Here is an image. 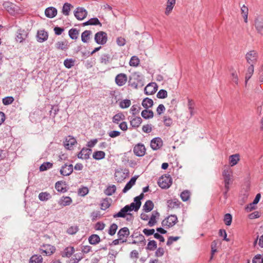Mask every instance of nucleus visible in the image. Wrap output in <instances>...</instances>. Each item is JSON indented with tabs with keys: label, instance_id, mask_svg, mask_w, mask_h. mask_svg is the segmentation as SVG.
Listing matches in <instances>:
<instances>
[{
	"label": "nucleus",
	"instance_id": "nucleus-8",
	"mask_svg": "<svg viewBox=\"0 0 263 263\" xmlns=\"http://www.w3.org/2000/svg\"><path fill=\"white\" fill-rule=\"evenodd\" d=\"M74 14L78 20H83L86 17L87 11L84 8L78 7L76 8Z\"/></svg>",
	"mask_w": 263,
	"mask_h": 263
},
{
	"label": "nucleus",
	"instance_id": "nucleus-17",
	"mask_svg": "<svg viewBox=\"0 0 263 263\" xmlns=\"http://www.w3.org/2000/svg\"><path fill=\"white\" fill-rule=\"evenodd\" d=\"M37 41L40 43H43L46 41L48 37V34L44 30H39L37 33Z\"/></svg>",
	"mask_w": 263,
	"mask_h": 263
},
{
	"label": "nucleus",
	"instance_id": "nucleus-26",
	"mask_svg": "<svg viewBox=\"0 0 263 263\" xmlns=\"http://www.w3.org/2000/svg\"><path fill=\"white\" fill-rule=\"evenodd\" d=\"M45 13L47 17L52 18L57 14V10L52 7H49L46 9Z\"/></svg>",
	"mask_w": 263,
	"mask_h": 263
},
{
	"label": "nucleus",
	"instance_id": "nucleus-57",
	"mask_svg": "<svg viewBox=\"0 0 263 263\" xmlns=\"http://www.w3.org/2000/svg\"><path fill=\"white\" fill-rule=\"evenodd\" d=\"M157 248V243L155 240H151L148 242L146 249L150 251H153Z\"/></svg>",
	"mask_w": 263,
	"mask_h": 263
},
{
	"label": "nucleus",
	"instance_id": "nucleus-22",
	"mask_svg": "<svg viewBox=\"0 0 263 263\" xmlns=\"http://www.w3.org/2000/svg\"><path fill=\"white\" fill-rule=\"evenodd\" d=\"M74 249L73 247L69 246L64 249V251L61 254L63 257L69 258L74 252Z\"/></svg>",
	"mask_w": 263,
	"mask_h": 263
},
{
	"label": "nucleus",
	"instance_id": "nucleus-41",
	"mask_svg": "<svg viewBox=\"0 0 263 263\" xmlns=\"http://www.w3.org/2000/svg\"><path fill=\"white\" fill-rule=\"evenodd\" d=\"M72 7V5L68 3H66L63 5L62 8V13L64 15L67 16L69 14L70 8Z\"/></svg>",
	"mask_w": 263,
	"mask_h": 263
},
{
	"label": "nucleus",
	"instance_id": "nucleus-56",
	"mask_svg": "<svg viewBox=\"0 0 263 263\" xmlns=\"http://www.w3.org/2000/svg\"><path fill=\"white\" fill-rule=\"evenodd\" d=\"M163 121L164 124L166 126H171L173 124V120L170 117L167 116H164L163 117Z\"/></svg>",
	"mask_w": 263,
	"mask_h": 263
},
{
	"label": "nucleus",
	"instance_id": "nucleus-19",
	"mask_svg": "<svg viewBox=\"0 0 263 263\" xmlns=\"http://www.w3.org/2000/svg\"><path fill=\"white\" fill-rule=\"evenodd\" d=\"M130 234L129 230L128 228L124 227L119 230L118 232V237L122 240L127 239V238Z\"/></svg>",
	"mask_w": 263,
	"mask_h": 263
},
{
	"label": "nucleus",
	"instance_id": "nucleus-28",
	"mask_svg": "<svg viewBox=\"0 0 263 263\" xmlns=\"http://www.w3.org/2000/svg\"><path fill=\"white\" fill-rule=\"evenodd\" d=\"M255 27L258 33L263 35V20L256 19L255 22Z\"/></svg>",
	"mask_w": 263,
	"mask_h": 263
},
{
	"label": "nucleus",
	"instance_id": "nucleus-58",
	"mask_svg": "<svg viewBox=\"0 0 263 263\" xmlns=\"http://www.w3.org/2000/svg\"><path fill=\"white\" fill-rule=\"evenodd\" d=\"M141 108L137 105H134L132 106L130 109V113L135 116L139 114Z\"/></svg>",
	"mask_w": 263,
	"mask_h": 263
},
{
	"label": "nucleus",
	"instance_id": "nucleus-43",
	"mask_svg": "<svg viewBox=\"0 0 263 263\" xmlns=\"http://www.w3.org/2000/svg\"><path fill=\"white\" fill-rule=\"evenodd\" d=\"M70 37L72 40H76L79 35V30L76 28L70 29L68 31Z\"/></svg>",
	"mask_w": 263,
	"mask_h": 263
},
{
	"label": "nucleus",
	"instance_id": "nucleus-53",
	"mask_svg": "<svg viewBox=\"0 0 263 263\" xmlns=\"http://www.w3.org/2000/svg\"><path fill=\"white\" fill-rule=\"evenodd\" d=\"M52 163L49 162H46L43 163L40 167V171H45L48 169H49L52 167Z\"/></svg>",
	"mask_w": 263,
	"mask_h": 263
},
{
	"label": "nucleus",
	"instance_id": "nucleus-21",
	"mask_svg": "<svg viewBox=\"0 0 263 263\" xmlns=\"http://www.w3.org/2000/svg\"><path fill=\"white\" fill-rule=\"evenodd\" d=\"M159 213L157 211H153L148 222L149 227L154 226L157 223V219L159 217Z\"/></svg>",
	"mask_w": 263,
	"mask_h": 263
},
{
	"label": "nucleus",
	"instance_id": "nucleus-34",
	"mask_svg": "<svg viewBox=\"0 0 263 263\" xmlns=\"http://www.w3.org/2000/svg\"><path fill=\"white\" fill-rule=\"evenodd\" d=\"M125 116L122 112L116 114L112 118V122L114 123L118 124L120 121L125 119Z\"/></svg>",
	"mask_w": 263,
	"mask_h": 263
},
{
	"label": "nucleus",
	"instance_id": "nucleus-30",
	"mask_svg": "<svg viewBox=\"0 0 263 263\" xmlns=\"http://www.w3.org/2000/svg\"><path fill=\"white\" fill-rule=\"evenodd\" d=\"M101 241L99 236L97 234H92L88 237V242L90 244L96 245Z\"/></svg>",
	"mask_w": 263,
	"mask_h": 263
},
{
	"label": "nucleus",
	"instance_id": "nucleus-24",
	"mask_svg": "<svg viewBox=\"0 0 263 263\" xmlns=\"http://www.w3.org/2000/svg\"><path fill=\"white\" fill-rule=\"evenodd\" d=\"M3 6L10 14H14L15 9L13 4L12 3L9 2H5L3 4Z\"/></svg>",
	"mask_w": 263,
	"mask_h": 263
},
{
	"label": "nucleus",
	"instance_id": "nucleus-31",
	"mask_svg": "<svg viewBox=\"0 0 263 263\" xmlns=\"http://www.w3.org/2000/svg\"><path fill=\"white\" fill-rule=\"evenodd\" d=\"M136 180L137 178L136 177H132L130 180L126 183L125 187L123 189L122 192L125 193L129 189H130L135 184Z\"/></svg>",
	"mask_w": 263,
	"mask_h": 263
},
{
	"label": "nucleus",
	"instance_id": "nucleus-2",
	"mask_svg": "<svg viewBox=\"0 0 263 263\" xmlns=\"http://www.w3.org/2000/svg\"><path fill=\"white\" fill-rule=\"evenodd\" d=\"M233 171L229 166H224L222 173L224 184H230L232 183Z\"/></svg>",
	"mask_w": 263,
	"mask_h": 263
},
{
	"label": "nucleus",
	"instance_id": "nucleus-47",
	"mask_svg": "<svg viewBox=\"0 0 263 263\" xmlns=\"http://www.w3.org/2000/svg\"><path fill=\"white\" fill-rule=\"evenodd\" d=\"M64 185L62 182L58 181L55 184V188L58 192L64 193L66 191V189L63 186Z\"/></svg>",
	"mask_w": 263,
	"mask_h": 263
},
{
	"label": "nucleus",
	"instance_id": "nucleus-42",
	"mask_svg": "<svg viewBox=\"0 0 263 263\" xmlns=\"http://www.w3.org/2000/svg\"><path fill=\"white\" fill-rule=\"evenodd\" d=\"M51 198L50 193L45 192H41L39 195V198L41 201H47Z\"/></svg>",
	"mask_w": 263,
	"mask_h": 263
},
{
	"label": "nucleus",
	"instance_id": "nucleus-32",
	"mask_svg": "<svg viewBox=\"0 0 263 263\" xmlns=\"http://www.w3.org/2000/svg\"><path fill=\"white\" fill-rule=\"evenodd\" d=\"M92 32L90 30H85L81 34V40L83 43H87L90 38Z\"/></svg>",
	"mask_w": 263,
	"mask_h": 263
},
{
	"label": "nucleus",
	"instance_id": "nucleus-20",
	"mask_svg": "<svg viewBox=\"0 0 263 263\" xmlns=\"http://www.w3.org/2000/svg\"><path fill=\"white\" fill-rule=\"evenodd\" d=\"M27 33L25 30L19 29L17 31L16 40L20 42H23L27 37Z\"/></svg>",
	"mask_w": 263,
	"mask_h": 263
},
{
	"label": "nucleus",
	"instance_id": "nucleus-14",
	"mask_svg": "<svg viewBox=\"0 0 263 263\" xmlns=\"http://www.w3.org/2000/svg\"><path fill=\"white\" fill-rule=\"evenodd\" d=\"M92 150L88 148H83L78 154V157L80 159L86 160L89 158Z\"/></svg>",
	"mask_w": 263,
	"mask_h": 263
},
{
	"label": "nucleus",
	"instance_id": "nucleus-33",
	"mask_svg": "<svg viewBox=\"0 0 263 263\" xmlns=\"http://www.w3.org/2000/svg\"><path fill=\"white\" fill-rule=\"evenodd\" d=\"M116 191V186L115 185H110L107 186L104 190V194L107 196L113 195Z\"/></svg>",
	"mask_w": 263,
	"mask_h": 263
},
{
	"label": "nucleus",
	"instance_id": "nucleus-49",
	"mask_svg": "<svg viewBox=\"0 0 263 263\" xmlns=\"http://www.w3.org/2000/svg\"><path fill=\"white\" fill-rule=\"evenodd\" d=\"M190 192L187 190H185L181 193L180 197L183 201H186L190 199Z\"/></svg>",
	"mask_w": 263,
	"mask_h": 263
},
{
	"label": "nucleus",
	"instance_id": "nucleus-5",
	"mask_svg": "<svg viewBox=\"0 0 263 263\" xmlns=\"http://www.w3.org/2000/svg\"><path fill=\"white\" fill-rule=\"evenodd\" d=\"M95 42L100 45H104L107 41V33L103 31H99L96 33L95 35Z\"/></svg>",
	"mask_w": 263,
	"mask_h": 263
},
{
	"label": "nucleus",
	"instance_id": "nucleus-29",
	"mask_svg": "<svg viewBox=\"0 0 263 263\" xmlns=\"http://www.w3.org/2000/svg\"><path fill=\"white\" fill-rule=\"evenodd\" d=\"M68 42L67 41H59L55 44V47L58 49L66 50L69 48Z\"/></svg>",
	"mask_w": 263,
	"mask_h": 263
},
{
	"label": "nucleus",
	"instance_id": "nucleus-9",
	"mask_svg": "<svg viewBox=\"0 0 263 263\" xmlns=\"http://www.w3.org/2000/svg\"><path fill=\"white\" fill-rule=\"evenodd\" d=\"M127 81V77L126 74L121 73L117 74L115 78L116 84L119 86L124 85Z\"/></svg>",
	"mask_w": 263,
	"mask_h": 263
},
{
	"label": "nucleus",
	"instance_id": "nucleus-62",
	"mask_svg": "<svg viewBox=\"0 0 263 263\" xmlns=\"http://www.w3.org/2000/svg\"><path fill=\"white\" fill-rule=\"evenodd\" d=\"M105 227V224L102 222H97L95 225V229L97 231L103 230Z\"/></svg>",
	"mask_w": 263,
	"mask_h": 263
},
{
	"label": "nucleus",
	"instance_id": "nucleus-4",
	"mask_svg": "<svg viewBox=\"0 0 263 263\" xmlns=\"http://www.w3.org/2000/svg\"><path fill=\"white\" fill-rule=\"evenodd\" d=\"M158 184L162 189H168L172 184V178L170 176H162L159 179Z\"/></svg>",
	"mask_w": 263,
	"mask_h": 263
},
{
	"label": "nucleus",
	"instance_id": "nucleus-1",
	"mask_svg": "<svg viewBox=\"0 0 263 263\" xmlns=\"http://www.w3.org/2000/svg\"><path fill=\"white\" fill-rule=\"evenodd\" d=\"M143 197V194H141L134 198V202L128 204L122 208L120 211L113 215V217L116 218L118 217L125 218L126 216L133 211L137 212L140 209L141 202V200Z\"/></svg>",
	"mask_w": 263,
	"mask_h": 263
},
{
	"label": "nucleus",
	"instance_id": "nucleus-59",
	"mask_svg": "<svg viewBox=\"0 0 263 263\" xmlns=\"http://www.w3.org/2000/svg\"><path fill=\"white\" fill-rule=\"evenodd\" d=\"M89 192V190L87 187L83 186L80 188L78 190V194L81 196H84L87 195Z\"/></svg>",
	"mask_w": 263,
	"mask_h": 263
},
{
	"label": "nucleus",
	"instance_id": "nucleus-16",
	"mask_svg": "<svg viewBox=\"0 0 263 263\" xmlns=\"http://www.w3.org/2000/svg\"><path fill=\"white\" fill-rule=\"evenodd\" d=\"M73 165L72 164H65L60 170V173L63 176H69L73 172Z\"/></svg>",
	"mask_w": 263,
	"mask_h": 263
},
{
	"label": "nucleus",
	"instance_id": "nucleus-6",
	"mask_svg": "<svg viewBox=\"0 0 263 263\" xmlns=\"http://www.w3.org/2000/svg\"><path fill=\"white\" fill-rule=\"evenodd\" d=\"M55 251V248L54 246L46 244L43 245L42 248L40 249V252L43 255L49 256L52 254Z\"/></svg>",
	"mask_w": 263,
	"mask_h": 263
},
{
	"label": "nucleus",
	"instance_id": "nucleus-3",
	"mask_svg": "<svg viewBox=\"0 0 263 263\" xmlns=\"http://www.w3.org/2000/svg\"><path fill=\"white\" fill-rule=\"evenodd\" d=\"M178 221V218L175 215H171L162 221V226L166 228L174 226Z\"/></svg>",
	"mask_w": 263,
	"mask_h": 263
},
{
	"label": "nucleus",
	"instance_id": "nucleus-64",
	"mask_svg": "<svg viewBox=\"0 0 263 263\" xmlns=\"http://www.w3.org/2000/svg\"><path fill=\"white\" fill-rule=\"evenodd\" d=\"M252 262L263 263V257L260 255H257L253 259Z\"/></svg>",
	"mask_w": 263,
	"mask_h": 263
},
{
	"label": "nucleus",
	"instance_id": "nucleus-37",
	"mask_svg": "<svg viewBox=\"0 0 263 263\" xmlns=\"http://www.w3.org/2000/svg\"><path fill=\"white\" fill-rule=\"evenodd\" d=\"M153 105V101L148 98H146L142 101V105L146 109L151 107Z\"/></svg>",
	"mask_w": 263,
	"mask_h": 263
},
{
	"label": "nucleus",
	"instance_id": "nucleus-35",
	"mask_svg": "<svg viewBox=\"0 0 263 263\" xmlns=\"http://www.w3.org/2000/svg\"><path fill=\"white\" fill-rule=\"evenodd\" d=\"M154 208V204L151 200H147L145 202L143 206V210L145 212H149L151 211Z\"/></svg>",
	"mask_w": 263,
	"mask_h": 263
},
{
	"label": "nucleus",
	"instance_id": "nucleus-40",
	"mask_svg": "<svg viewBox=\"0 0 263 263\" xmlns=\"http://www.w3.org/2000/svg\"><path fill=\"white\" fill-rule=\"evenodd\" d=\"M100 60L101 63L107 64L111 62V59L109 54H104L101 55Z\"/></svg>",
	"mask_w": 263,
	"mask_h": 263
},
{
	"label": "nucleus",
	"instance_id": "nucleus-27",
	"mask_svg": "<svg viewBox=\"0 0 263 263\" xmlns=\"http://www.w3.org/2000/svg\"><path fill=\"white\" fill-rule=\"evenodd\" d=\"M167 206L170 209L178 208L180 206L181 202L177 199L168 200L167 201Z\"/></svg>",
	"mask_w": 263,
	"mask_h": 263
},
{
	"label": "nucleus",
	"instance_id": "nucleus-63",
	"mask_svg": "<svg viewBox=\"0 0 263 263\" xmlns=\"http://www.w3.org/2000/svg\"><path fill=\"white\" fill-rule=\"evenodd\" d=\"M167 92L165 90L161 89L157 93V97L160 99H164L167 97Z\"/></svg>",
	"mask_w": 263,
	"mask_h": 263
},
{
	"label": "nucleus",
	"instance_id": "nucleus-23",
	"mask_svg": "<svg viewBox=\"0 0 263 263\" xmlns=\"http://www.w3.org/2000/svg\"><path fill=\"white\" fill-rule=\"evenodd\" d=\"M229 164L231 166L236 165L240 160V155L238 154H235L229 156Z\"/></svg>",
	"mask_w": 263,
	"mask_h": 263
},
{
	"label": "nucleus",
	"instance_id": "nucleus-54",
	"mask_svg": "<svg viewBox=\"0 0 263 263\" xmlns=\"http://www.w3.org/2000/svg\"><path fill=\"white\" fill-rule=\"evenodd\" d=\"M14 100V99L13 97L9 96L3 98L2 102L4 105H8L11 104L13 102Z\"/></svg>",
	"mask_w": 263,
	"mask_h": 263
},
{
	"label": "nucleus",
	"instance_id": "nucleus-55",
	"mask_svg": "<svg viewBox=\"0 0 263 263\" xmlns=\"http://www.w3.org/2000/svg\"><path fill=\"white\" fill-rule=\"evenodd\" d=\"M187 106L189 109L191 116H192L194 115V102L193 100L191 99H188Z\"/></svg>",
	"mask_w": 263,
	"mask_h": 263
},
{
	"label": "nucleus",
	"instance_id": "nucleus-7",
	"mask_svg": "<svg viewBox=\"0 0 263 263\" xmlns=\"http://www.w3.org/2000/svg\"><path fill=\"white\" fill-rule=\"evenodd\" d=\"M133 151L137 156L142 157L145 155L146 148L144 144L138 143L134 146Z\"/></svg>",
	"mask_w": 263,
	"mask_h": 263
},
{
	"label": "nucleus",
	"instance_id": "nucleus-25",
	"mask_svg": "<svg viewBox=\"0 0 263 263\" xmlns=\"http://www.w3.org/2000/svg\"><path fill=\"white\" fill-rule=\"evenodd\" d=\"M175 4L176 0H167L165 11L166 15H168L171 13Z\"/></svg>",
	"mask_w": 263,
	"mask_h": 263
},
{
	"label": "nucleus",
	"instance_id": "nucleus-15",
	"mask_svg": "<svg viewBox=\"0 0 263 263\" xmlns=\"http://www.w3.org/2000/svg\"><path fill=\"white\" fill-rule=\"evenodd\" d=\"M246 59L248 63L250 65L253 64L256 62L257 59V52L255 51H251L246 54Z\"/></svg>",
	"mask_w": 263,
	"mask_h": 263
},
{
	"label": "nucleus",
	"instance_id": "nucleus-18",
	"mask_svg": "<svg viewBox=\"0 0 263 263\" xmlns=\"http://www.w3.org/2000/svg\"><path fill=\"white\" fill-rule=\"evenodd\" d=\"M128 119L129 120L130 125L135 128L139 127L142 121L141 118L140 117H135L130 118L128 117Z\"/></svg>",
	"mask_w": 263,
	"mask_h": 263
},
{
	"label": "nucleus",
	"instance_id": "nucleus-10",
	"mask_svg": "<svg viewBox=\"0 0 263 263\" xmlns=\"http://www.w3.org/2000/svg\"><path fill=\"white\" fill-rule=\"evenodd\" d=\"M76 143V139L71 136L66 137L64 142V146L67 149H71L73 148V146Z\"/></svg>",
	"mask_w": 263,
	"mask_h": 263
},
{
	"label": "nucleus",
	"instance_id": "nucleus-60",
	"mask_svg": "<svg viewBox=\"0 0 263 263\" xmlns=\"http://www.w3.org/2000/svg\"><path fill=\"white\" fill-rule=\"evenodd\" d=\"M110 204L108 199L107 198L104 199L102 200L101 203V208L103 210H105L107 208H108L110 206Z\"/></svg>",
	"mask_w": 263,
	"mask_h": 263
},
{
	"label": "nucleus",
	"instance_id": "nucleus-36",
	"mask_svg": "<svg viewBox=\"0 0 263 263\" xmlns=\"http://www.w3.org/2000/svg\"><path fill=\"white\" fill-rule=\"evenodd\" d=\"M141 116L143 118L148 119L153 117L154 113L152 110L146 109L142 111Z\"/></svg>",
	"mask_w": 263,
	"mask_h": 263
},
{
	"label": "nucleus",
	"instance_id": "nucleus-50",
	"mask_svg": "<svg viewBox=\"0 0 263 263\" xmlns=\"http://www.w3.org/2000/svg\"><path fill=\"white\" fill-rule=\"evenodd\" d=\"M241 11L242 14V16L244 18V21L246 23L248 22V8L245 5L241 8Z\"/></svg>",
	"mask_w": 263,
	"mask_h": 263
},
{
	"label": "nucleus",
	"instance_id": "nucleus-13",
	"mask_svg": "<svg viewBox=\"0 0 263 263\" xmlns=\"http://www.w3.org/2000/svg\"><path fill=\"white\" fill-rule=\"evenodd\" d=\"M72 202V200L69 196H62L58 201V204L61 208L70 205Z\"/></svg>",
	"mask_w": 263,
	"mask_h": 263
},
{
	"label": "nucleus",
	"instance_id": "nucleus-51",
	"mask_svg": "<svg viewBox=\"0 0 263 263\" xmlns=\"http://www.w3.org/2000/svg\"><path fill=\"white\" fill-rule=\"evenodd\" d=\"M131 104L130 100L128 99H125L121 101L119 103V106L121 108H126L130 106Z\"/></svg>",
	"mask_w": 263,
	"mask_h": 263
},
{
	"label": "nucleus",
	"instance_id": "nucleus-39",
	"mask_svg": "<svg viewBox=\"0 0 263 263\" xmlns=\"http://www.w3.org/2000/svg\"><path fill=\"white\" fill-rule=\"evenodd\" d=\"M43 258L41 255H34L30 259L29 263H42Z\"/></svg>",
	"mask_w": 263,
	"mask_h": 263
},
{
	"label": "nucleus",
	"instance_id": "nucleus-52",
	"mask_svg": "<svg viewBox=\"0 0 263 263\" xmlns=\"http://www.w3.org/2000/svg\"><path fill=\"white\" fill-rule=\"evenodd\" d=\"M83 258L82 253H78L73 255L72 258V263H78Z\"/></svg>",
	"mask_w": 263,
	"mask_h": 263
},
{
	"label": "nucleus",
	"instance_id": "nucleus-11",
	"mask_svg": "<svg viewBox=\"0 0 263 263\" xmlns=\"http://www.w3.org/2000/svg\"><path fill=\"white\" fill-rule=\"evenodd\" d=\"M157 90V85L156 83H150L144 88V92L146 95L154 94Z\"/></svg>",
	"mask_w": 263,
	"mask_h": 263
},
{
	"label": "nucleus",
	"instance_id": "nucleus-45",
	"mask_svg": "<svg viewBox=\"0 0 263 263\" xmlns=\"http://www.w3.org/2000/svg\"><path fill=\"white\" fill-rule=\"evenodd\" d=\"M75 60L72 59H66L64 61V65L67 68H70L74 65Z\"/></svg>",
	"mask_w": 263,
	"mask_h": 263
},
{
	"label": "nucleus",
	"instance_id": "nucleus-38",
	"mask_svg": "<svg viewBox=\"0 0 263 263\" xmlns=\"http://www.w3.org/2000/svg\"><path fill=\"white\" fill-rule=\"evenodd\" d=\"M105 156V153L103 151H96L92 155L93 158L98 160L104 158Z\"/></svg>",
	"mask_w": 263,
	"mask_h": 263
},
{
	"label": "nucleus",
	"instance_id": "nucleus-48",
	"mask_svg": "<svg viewBox=\"0 0 263 263\" xmlns=\"http://www.w3.org/2000/svg\"><path fill=\"white\" fill-rule=\"evenodd\" d=\"M118 229V226L116 223L111 224L108 229V233L110 236L114 235L117 231Z\"/></svg>",
	"mask_w": 263,
	"mask_h": 263
},
{
	"label": "nucleus",
	"instance_id": "nucleus-61",
	"mask_svg": "<svg viewBox=\"0 0 263 263\" xmlns=\"http://www.w3.org/2000/svg\"><path fill=\"white\" fill-rule=\"evenodd\" d=\"M232 217L230 214H226L224 217V222L227 226L231 225L232 223Z\"/></svg>",
	"mask_w": 263,
	"mask_h": 263
},
{
	"label": "nucleus",
	"instance_id": "nucleus-12",
	"mask_svg": "<svg viewBox=\"0 0 263 263\" xmlns=\"http://www.w3.org/2000/svg\"><path fill=\"white\" fill-rule=\"evenodd\" d=\"M163 145V141L159 137L153 138L151 142V147L153 150H158Z\"/></svg>",
	"mask_w": 263,
	"mask_h": 263
},
{
	"label": "nucleus",
	"instance_id": "nucleus-46",
	"mask_svg": "<svg viewBox=\"0 0 263 263\" xmlns=\"http://www.w3.org/2000/svg\"><path fill=\"white\" fill-rule=\"evenodd\" d=\"M139 58L136 56H133L131 58L129 64L130 66L137 67L139 65Z\"/></svg>",
	"mask_w": 263,
	"mask_h": 263
},
{
	"label": "nucleus",
	"instance_id": "nucleus-44",
	"mask_svg": "<svg viewBox=\"0 0 263 263\" xmlns=\"http://www.w3.org/2000/svg\"><path fill=\"white\" fill-rule=\"evenodd\" d=\"M253 72H254V66H253V65H250L248 67V70H247V72L246 74V77H245L246 85L247 84L248 81L251 78L252 74L253 73Z\"/></svg>",
	"mask_w": 263,
	"mask_h": 263
}]
</instances>
